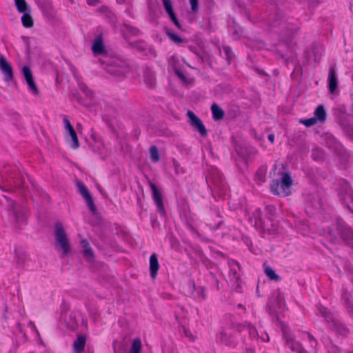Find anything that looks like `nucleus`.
Returning a JSON list of instances; mask_svg holds the SVG:
<instances>
[{
  "instance_id": "obj_17",
  "label": "nucleus",
  "mask_w": 353,
  "mask_h": 353,
  "mask_svg": "<svg viewBox=\"0 0 353 353\" xmlns=\"http://www.w3.org/2000/svg\"><path fill=\"white\" fill-rule=\"evenodd\" d=\"M92 50L94 54H100L104 52V45L101 35H99L94 41Z\"/></svg>"
},
{
  "instance_id": "obj_42",
  "label": "nucleus",
  "mask_w": 353,
  "mask_h": 353,
  "mask_svg": "<svg viewBox=\"0 0 353 353\" xmlns=\"http://www.w3.org/2000/svg\"><path fill=\"white\" fill-rule=\"evenodd\" d=\"M223 50H224V52H225V54L228 55V57H230V55H229V54H230V52H231V49H230V47H228V46H224V47H223Z\"/></svg>"
},
{
  "instance_id": "obj_28",
  "label": "nucleus",
  "mask_w": 353,
  "mask_h": 353,
  "mask_svg": "<svg viewBox=\"0 0 353 353\" xmlns=\"http://www.w3.org/2000/svg\"><path fill=\"white\" fill-rule=\"evenodd\" d=\"M14 3L17 7V11L20 13H23L27 11L31 10L28 7L26 0H14Z\"/></svg>"
},
{
  "instance_id": "obj_26",
  "label": "nucleus",
  "mask_w": 353,
  "mask_h": 353,
  "mask_svg": "<svg viewBox=\"0 0 353 353\" xmlns=\"http://www.w3.org/2000/svg\"><path fill=\"white\" fill-rule=\"evenodd\" d=\"M314 118L319 122H324L326 119V112L322 105H319L314 111Z\"/></svg>"
},
{
  "instance_id": "obj_11",
  "label": "nucleus",
  "mask_w": 353,
  "mask_h": 353,
  "mask_svg": "<svg viewBox=\"0 0 353 353\" xmlns=\"http://www.w3.org/2000/svg\"><path fill=\"white\" fill-rule=\"evenodd\" d=\"M228 265L230 268L229 277L230 282L238 283L239 279V272L240 270L239 263L234 260H229Z\"/></svg>"
},
{
  "instance_id": "obj_38",
  "label": "nucleus",
  "mask_w": 353,
  "mask_h": 353,
  "mask_svg": "<svg viewBox=\"0 0 353 353\" xmlns=\"http://www.w3.org/2000/svg\"><path fill=\"white\" fill-rule=\"evenodd\" d=\"M299 230L303 235H306L308 234L309 226L307 224L303 223V228H299Z\"/></svg>"
},
{
  "instance_id": "obj_4",
  "label": "nucleus",
  "mask_w": 353,
  "mask_h": 353,
  "mask_svg": "<svg viewBox=\"0 0 353 353\" xmlns=\"http://www.w3.org/2000/svg\"><path fill=\"white\" fill-rule=\"evenodd\" d=\"M187 116L190 120V124L196 129L199 134L205 137L207 136V130L202 121L192 111L188 110Z\"/></svg>"
},
{
  "instance_id": "obj_14",
  "label": "nucleus",
  "mask_w": 353,
  "mask_h": 353,
  "mask_svg": "<svg viewBox=\"0 0 353 353\" xmlns=\"http://www.w3.org/2000/svg\"><path fill=\"white\" fill-rule=\"evenodd\" d=\"M92 139L93 141V143L92 144V149L93 152L100 154H104L105 145L101 139L94 135H92Z\"/></svg>"
},
{
  "instance_id": "obj_39",
  "label": "nucleus",
  "mask_w": 353,
  "mask_h": 353,
  "mask_svg": "<svg viewBox=\"0 0 353 353\" xmlns=\"http://www.w3.org/2000/svg\"><path fill=\"white\" fill-rule=\"evenodd\" d=\"M254 213L256 214V219H255V221H254V224L255 225H258L260 223V221H261V217H260V214H261V211L259 209H256L254 212Z\"/></svg>"
},
{
  "instance_id": "obj_44",
  "label": "nucleus",
  "mask_w": 353,
  "mask_h": 353,
  "mask_svg": "<svg viewBox=\"0 0 353 353\" xmlns=\"http://www.w3.org/2000/svg\"><path fill=\"white\" fill-rule=\"evenodd\" d=\"M276 298L279 299V300H278V305H279V306H281V303H282V300H281V297H280V296H281V295H280V292H277L276 293Z\"/></svg>"
},
{
  "instance_id": "obj_21",
  "label": "nucleus",
  "mask_w": 353,
  "mask_h": 353,
  "mask_svg": "<svg viewBox=\"0 0 353 353\" xmlns=\"http://www.w3.org/2000/svg\"><path fill=\"white\" fill-rule=\"evenodd\" d=\"M292 184V180L288 173H285L281 179V185L283 191L286 192V196L290 194V187Z\"/></svg>"
},
{
  "instance_id": "obj_29",
  "label": "nucleus",
  "mask_w": 353,
  "mask_h": 353,
  "mask_svg": "<svg viewBox=\"0 0 353 353\" xmlns=\"http://www.w3.org/2000/svg\"><path fill=\"white\" fill-rule=\"evenodd\" d=\"M264 272L265 275L271 280L278 281L280 280V276L270 266L264 267Z\"/></svg>"
},
{
  "instance_id": "obj_27",
  "label": "nucleus",
  "mask_w": 353,
  "mask_h": 353,
  "mask_svg": "<svg viewBox=\"0 0 353 353\" xmlns=\"http://www.w3.org/2000/svg\"><path fill=\"white\" fill-rule=\"evenodd\" d=\"M211 110L214 120H219L223 117L224 112L217 104L213 103L211 106Z\"/></svg>"
},
{
  "instance_id": "obj_8",
  "label": "nucleus",
  "mask_w": 353,
  "mask_h": 353,
  "mask_svg": "<svg viewBox=\"0 0 353 353\" xmlns=\"http://www.w3.org/2000/svg\"><path fill=\"white\" fill-rule=\"evenodd\" d=\"M0 70L4 76L6 81H10L13 79V72L10 64L6 61L5 57L0 54Z\"/></svg>"
},
{
  "instance_id": "obj_37",
  "label": "nucleus",
  "mask_w": 353,
  "mask_h": 353,
  "mask_svg": "<svg viewBox=\"0 0 353 353\" xmlns=\"http://www.w3.org/2000/svg\"><path fill=\"white\" fill-rule=\"evenodd\" d=\"M198 1L199 0H190L191 9L193 12H196L198 10Z\"/></svg>"
},
{
  "instance_id": "obj_15",
  "label": "nucleus",
  "mask_w": 353,
  "mask_h": 353,
  "mask_svg": "<svg viewBox=\"0 0 353 353\" xmlns=\"http://www.w3.org/2000/svg\"><path fill=\"white\" fill-rule=\"evenodd\" d=\"M159 269L157 256L155 253H153L150 257V274L152 279L156 278Z\"/></svg>"
},
{
  "instance_id": "obj_32",
  "label": "nucleus",
  "mask_w": 353,
  "mask_h": 353,
  "mask_svg": "<svg viewBox=\"0 0 353 353\" xmlns=\"http://www.w3.org/2000/svg\"><path fill=\"white\" fill-rule=\"evenodd\" d=\"M150 159L153 162H157L159 160V150L156 146H152L150 149Z\"/></svg>"
},
{
  "instance_id": "obj_23",
  "label": "nucleus",
  "mask_w": 353,
  "mask_h": 353,
  "mask_svg": "<svg viewBox=\"0 0 353 353\" xmlns=\"http://www.w3.org/2000/svg\"><path fill=\"white\" fill-rule=\"evenodd\" d=\"M271 192L276 195L285 196L286 192L282 190L281 183L278 180H273L270 184Z\"/></svg>"
},
{
  "instance_id": "obj_18",
  "label": "nucleus",
  "mask_w": 353,
  "mask_h": 353,
  "mask_svg": "<svg viewBox=\"0 0 353 353\" xmlns=\"http://www.w3.org/2000/svg\"><path fill=\"white\" fill-rule=\"evenodd\" d=\"M329 90L333 93L337 88V77L334 68H330L328 76Z\"/></svg>"
},
{
  "instance_id": "obj_13",
  "label": "nucleus",
  "mask_w": 353,
  "mask_h": 353,
  "mask_svg": "<svg viewBox=\"0 0 353 353\" xmlns=\"http://www.w3.org/2000/svg\"><path fill=\"white\" fill-rule=\"evenodd\" d=\"M341 199L347 205V208L353 212V191L347 185L344 192L341 194Z\"/></svg>"
},
{
  "instance_id": "obj_1",
  "label": "nucleus",
  "mask_w": 353,
  "mask_h": 353,
  "mask_svg": "<svg viewBox=\"0 0 353 353\" xmlns=\"http://www.w3.org/2000/svg\"><path fill=\"white\" fill-rule=\"evenodd\" d=\"M319 234L331 241H335L341 236L353 249V229L347 226L341 219H336L332 225L323 222Z\"/></svg>"
},
{
  "instance_id": "obj_31",
  "label": "nucleus",
  "mask_w": 353,
  "mask_h": 353,
  "mask_svg": "<svg viewBox=\"0 0 353 353\" xmlns=\"http://www.w3.org/2000/svg\"><path fill=\"white\" fill-rule=\"evenodd\" d=\"M141 350V341L140 339H135L129 353H140Z\"/></svg>"
},
{
  "instance_id": "obj_5",
  "label": "nucleus",
  "mask_w": 353,
  "mask_h": 353,
  "mask_svg": "<svg viewBox=\"0 0 353 353\" xmlns=\"http://www.w3.org/2000/svg\"><path fill=\"white\" fill-rule=\"evenodd\" d=\"M22 73L28 85L29 91L33 94H37L39 93V90L34 81L30 68L28 66H23L22 68Z\"/></svg>"
},
{
  "instance_id": "obj_34",
  "label": "nucleus",
  "mask_w": 353,
  "mask_h": 353,
  "mask_svg": "<svg viewBox=\"0 0 353 353\" xmlns=\"http://www.w3.org/2000/svg\"><path fill=\"white\" fill-rule=\"evenodd\" d=\"M299 122L306 127H310L317 123L316 118L312 117L310 119H300Z\"/></svg>"
},
{
  "instance_id": "obj_36",
  "label": "nucleus",
  "mask_w": 353,
  "mask_h": 353,
  "mask_svg": "<svg viewBox=\"0 0 353 353\" xmlns=\"http://www.w3.org/2000/svg\"><path fill=\"white\" fill-rule=\"evenodd\" d=\"M169 37L174 42L180 43L181 42V38L176 34L174 33H168Z\"/></svg>"
},
{
  "instance_id": "obj_30",
  "label": "nucleus",
  "mask_w": 353,
  "mask_h": 353,
  "mask_svg": "<svg viewBox=\"0 0 353 353\" xmlns=\"http://www.w3.org/2000/svg\"><path fill=\"white\" fill-rule=\"evenodd\" d=\"M301 337L303 340L307 341L310 343V347L314 350L317 345V342L315 339L307 332H303Z\"/></svg>"
},
{
  "instance_id": "obj_49",
  "label": "nucleus",
  "mask_w": 353,
  "mask_h": 353,
  "mask_svg": "<svg viewBox=\"0 0 353 353\" xmlns=\"http://www.w3.org/2000/svg\"><path fill=\"white\" fill-rule=\"evenodd\" d=\"M271 303H272V299H270L269 304H270Z\"/></svg>"
},
{
  "instance_id": "obj_10",
  "label": "nucleus",
  "mask_w": 353,
  "mask_h": 353,
  "mask_svg": "<svg viewBox=\"0 0 353 353\" xmlns=\"http://www.w3.org/2000/svg\"><path fill=\"white\" fill-rule=\"evenodd\" d=\"M150 187L152 191V198L155 204L157 205L158 210L161 214H164L165 210L160 192L158 190L155 184L152 182H150Z\"/></svg>"
},
{
  "instance_id": "obj_46",
  "label": "nucleus",
  "mask_w": 353,
  "mask_h": 353,
  "mask_svg": "<svg viewBox=\"0 0 353 353\" xmlns=\"http://www.w3.org/2000/svg\"><path fill=\"white\" fill-rule=\"evenodd\" d=\"M268 140L272 143L274 140V135L273 134H270L268 135Z\"/></svg>"
},
{
  "instance_id": "obj_6",
  "label": "nucleus",
  "mask_w": 353,
  "mask_h": 353,
  "mask_svg": "<svg viewBox=\"0 0 353 353\" xmlns=\"http://www.w3.org/2000/svg\"><path fill=\"white\" fill-rule=\"evenodd\" d=\"M283 335L285 339L286 344L290 349L292 351L297 352L298 353H306L305 350L301 344L294 341V339L289 335L288 331L285 328H283Z\"/></svg>"
},
{
  "instance_id": "obj_3",
  "label": "nucleus",
  "mask_w": 353,
  "mask_h": 353,
  "mask_svg": "<svg viewBox=\"0 0 353 353\" xmlns=\"http://www.w3.org/2000/svg\"><path fill=\"white\" fill-rule=\"evenodd\" d=\"M64 124V129L65 130V138L67 141L70 142V146L73 149H77L79 148V141L77 137V132H75L73 126L70 123V121L66 117L63 119Z\"/></svg>"
},
{
  "instance_id": "obj_48",
  "label": "nucleus",
  "mask_w": 353,
  "mask_h": 353,
  "mask_svg": "<svg viewBox=\"0 0 353 353\" xmlns=\"http://www.w3.org/2000/svg\"><path fill=\"white\" fill-rule=\"evenodd\" d=\"M176 74H177V75L179 77V78L181 79H182L183 81H185V77H184V75L183 74L180 73L178 71H176Z\"/></svg>"
},
{
  "instance_id": "obj_7",
  "label": "nucleus",
  "mask_w": 353,
  "mask_h": 353,
  "mask_svg": "<svg viewBox=\"0 0 353 353\" xmlns=\"http://www.w3.org/2000/svg\"><path fill=\"white\" fill-rule=\"evenodd\" d=\"M12 221L17 228H21L26 223V217L23 211L19 208H12L10 211Z\"/></svg>"
},
{
  "instance_id": "obj_35",
  "label": "nucleus",
  "mask_w": 353,
  "mask_h": 353,
  "mask_svg": "<svg viewBox=\"0 0 353 353\" xmlns=\"http://www.w3.org/2000/svg\"><path fill=\"white\" fill-rule=\"evenodd\" d=\"M319 312H321V314L323 315V316L325 319L326 321H329L331 320V317H330L327 314V309L325 307H321L319 308Z\"/></svg>"
},
{
  "instance_id": "obj_9",
  "label": "nucleus",
  "mask_w": 353,
  "mask_h": 353,
  "mask_svg": "<svg viewBox=\"0 0 353 353\" xmlns=\"http://www.w3.org/2000/svg\"><path fill=\"white\" fill-rule=\"evenodd\" d=\"M79 193L82 195V196L85 200L88 206L92 212H94L96 210L95 205L94 204V201L92 198L87 188L84 185V184L81 181H77V183Z\"/></svg>"
},
{
  "instance_id": "obj_22",
  "label": "nucleus",
  "mask_w": 353,
  "mask_h": 353,
  "mask_svg": "<svg viewBox=\"0 0 353 353\" xmlns=\"http://www.w3.org/2000/svg\"><path fill=\"white\" fill-rule=\"evenodd\" d=\"M239 330L240 332L247 331L250 337H256L258 336V333L256 328L252 325L250 323H244L239 327Z\"/></svg>"
},
{
  "instance_id": "obj_43",
  "label": "nucleus",
  "mask_w": 353,
  "mask_h": 353,
  "mask_svg": "<svg viewBox=\"0 0 353 353\" xmlns=\"http://www.w3.org/2000/svg\"><path fill=\"white\" fill-rule=\"evenodd\" d=\"M30 325H31L32 328L34 330V332H36L37 335L39 336V332L37 330L34 323H32V322H30Z\"/></svg>"
},
{
  "instance_id": "obj_19",
  "label": "nucleus",
  "mask_w": 353,
  "mask_h": 353,
  "mask_svg": "<svg viewBox=\"0 0 353 353\" xmlns=\"http://www.w3.org/2000/svg\"><path fill=\"white\" fill-rule=\"evenodd\" d=\"M81 244L83 248V255L87 261H92L94 259V254L87 240H82Z\"/></svg>"
},
{
  "instance_id": "obj_24",
  "label": "nucleus",
  "mask_w": 353,
  "mask_h": 353,
  "mask_svg": "<svg viewBox=\"0 0 353 353\" xmlns=\"http://www.w3.org/2000/svg\"><path fill=\"white\" fill-rule=\"evenodd\" d=\"M85 344V337L83 336H79L77 340L74 342L73 348L75 353H81L83 351Z\"/></svg>"
},
{
  "instance_id": "obj_12",
  "label": "nucleus",
  "mask_w": 353,
  "mask_h": 353,
  "mask_svg": "<svg viewBox=\"0 0 353 353\" xmlns=\"http://www.w3.org/2000/svg\"><path fill=\"white\" fill-rule=\"evenodd\" d=\"M162 3L164 7V9L167 14H168L170 20L174 23V24L179 28L181 29V26L179 23L174 11L172 9V3L171 0H162Z\"/></svg>"
},
{
  "instance_id": "obj_33",
  "label": "nucleus",
  "mask_w": 353,
  "mask_h": 353,
  "mask_svg": "<svg viewBox=\"0 0 353 353\" xmlns=\"http://www.w3.org/2000/svg\"><path fill=\"white\" fill-rule=\"evenodd\" d=\"M323 151L320 148H315L312 150V156L314 160H321L323 157Z\"/></svg>"
},
{
  "instance_id": "obj_47",
  "label": "nucleus",
  "mask_w": 353,
  "mask_h": 353,
  "mask_svg": "<svg viewBox=\"0 0 353 353\" xmlns=\"http://www.w3.org/2000/svg\"><path fill=\"white\" fill-rule=\"evenodd\" d=\"M174 166H175V170H176V172L177 173H179V172H183V171L182 170H180V168H179V165H178L175 162L174 163Z\"/></svg>"
},
{
  "instance_id": "obj_16",
  "label": "nucleus",
  "mask_w": 353,
  "mask_h": 353,
  "mask_svg": "<svg viewBox=\"0 0 353 353\" xmlns=\"http://www.w3.org/2000/svg\"><path fill=\"white\" fill-rule=\"evenodd\" d=\"M127 70L128 68L125 66L109 65L107 68L108 72L118 78L123 77Z\"/></svg>"
},
{
  "instance_id": "obj_20",
  "label": "nucleus",
  "mask_w": 353,
  "mask_h": 353,
  "mask_svg": "<svg viewBox=\"0 0 353 353\" xmlns=\"http://www.w3.org/2000/svg\"><path fill=\"white\" fill-rule=\"evenodd\" d=\"M218 338L225 345H230L233 343L232 335L229 330H222Z\"/></svg>"
},
{
  "instance_id": "obj_45",
  "label": "nucleus",
  "mask_w": 353,
  "mask_h": 353,
  "mask_svg": "<svg viewBox=\"0 0 353 353\" xmlns=\"http://www.w3.org/2000/svg\"><path fill=\"white\" fill-rule=\"evenodd\" d=\"M261 338L263 341H269V336L266 333L264 335L262 334Z\"/></svg>"
},
{
  "instance_id": "obj_25",
  "label": "nucleus",
  "mask_w": 353,
  "mask_h": 353,
  "mask_svg": "<svg viewBox=\"0 0 353 353\" xmlns=\"http://www.w3.org/2000/svg\"><path fill=\"white\" fill-rule=\"evenodd\" d=\"M31 10L23 13L21 17V23L26 28H32L34 25L33 19L31 16Z\"/></svg>"
},
{
  "instance_id": "obj_2",
  "label": "nucleus",
  "mask_w": 353,
  "mask_h": 353,
  "mask_svg": "<svg viewBox=\"0 0 353 353\" xmlns=\"http://www.w3.org/2000/svg\"><path fill=\"white\" fill-rule=\"evenodd\" d=\"M54 236L56 244L62 250L63 254L67 255L70 251L68 239L61 223H57L54 226Z\"/></svg>"
},
{
  "instance_id": "obj_41",
  "label": "nucleus",
  "mask_w": 353,
  "mask_h": 353,
  "mask_svg": "<svg viewBox=\"0 0 353 353\" xmlns=\"http://www.w3.org/2000/svg\"><path fill=\"white\" fill-rule=\"evenodd\" d=\"M87 3L90 6H97L99 4V0H87Z\"/></svg>"
},
{
  "instance_id": "obj_40",
  "label": "nucleus",
  "mask_w": 353,
  "mask_h": 353,
  "mask_svg": "<svg viewBox=\"0 0 353 353\" xmlns=\"http://www.w3.org/2000/svg\"><path fill=\"white\" fill-rule=\"evenodd\" d=\"M81 89L82 90L83 92H85V95L89 97H92V92L91 90H90L89 89H88V88L86 86H82L81 88Z\"/></svg>"
}]
</instances>
